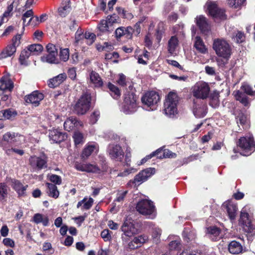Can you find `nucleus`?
<instances>
[{"mask_svg":"<svg viewBox=\"0 0 255 255\" xmlns=\"http://www.w3.org/2000/svg\"><path fill=\"white\" fill-rule=\"evenodd\" d=\"M178 103V98L176 93L172 92H169L164 103L163 112L164 114L168 117H173L177 114Z\"/></svg>","mask_w":255,"mask_h":255,"instance_id":"obj_1","label":"nucleus"},{"mask_svg":"<svg viewBox=\"0 0 255 255\" xmlns=\"http://www.w3.org/2000/svg\"><path fill=\"white\" fill-rule=\"evenodd\" d=\"M213 48L216 54L220 57L229 60L232 54V48L228 42L223 39H216L214 40Z\"/></svg>","mask_w":255,"mask_h":255,"instance_id":"obj_2","label":"nucleus"},{"mask_svg":"<svg viewBox=\"0 0 255 255\" xmlns=\"http://www.w3.org/2000/svg\"><path fill=\"white\" fill-rule=\"evenodd\" d=\"M237 145L241 148V154L244 156H249L255 150V143L253 135L249 133L245 136L241 137Z\"/></svg>","mask_w":255,"mask_h":255,"instance_id":"obj_3","label":"nucleus"},{"mask_svg":"<svg viewBox=\"0 0 255 255\" xmlns=\"http://www.w3.org/2000/svg\"><path fill=\"white\" fill-rule=\"evenodd\" d=\"M159 100V96L155 91H148L145 93L141 98L143 108L148 111L155 110Z\"/></svg>","mask_w":255,"mask_h":255,"instance_id":"obj_4","label":"nucleus"},{"mask_svg":"<svg viewBox=\"0 0 255 255\" xmlns=\"http://www.w3.org/2000/svg\"><path fill=\"white\" fill-rule=\"evenodd\" d=\"M136 209L140 214L153 219L156 217V211L153 202L147 199L139 200L136 206Z\"/></svg>","mask_w":255,"mask_h":255,"instance_id":"obj_5","label":"nucleus"},{"mask_svg":"<svg viewBox=\"0 0 255 255\" xmlns=\"http://www.w3.org/2000/svg\"><path fill=\"white\" fill-rule=\"evenodd\" d=\"M24 140V137L23 135L15 132H7L3 135L0 145L5 150L10 147V145H19Z\"/></svg>","mask_w":255,"mask_h":255,"instance_id":"obj_6","label":"nucleus"},{"mask_svg":"<svg viewBox=\"0 0 255 255\" xmlns=\"http://www.w3.org/2000/svg\"><path fill=\"white\" fill-rule=\"evenodd\" d=\"M136 97L133 93L126 94L121 111L126 115L132 114L137 110Z\"/></svg>","mask_w":255,"mask_h":255,"instance_id":"obj_7","label":"nucleus"},{"mask_svg":"<svg viewBox=\"0 0 255 255\" xmlns=\"http://www.w3.org/2000/svg\"><path fill=\"white\" fill-rule=\"evenodd\" d=\"M91 100V95L84 94L79 99L74 108L75 113L77 115H84L89 109Z\"/></svg>","mask_w":255,"mask_h":255,"instance_id":"obj_8","label":"nucleus"},{"mask_svg":"<svg viewBox=\"0 0 255 255\" xmlns=\"http://www.w3.org/2000/svg\"><path fill=\"white\" fill-rule=\"evenodd\" d=\"M140 21L136 22L134 26V28L131 26H128L127 27L121 26L117 28L115 31V35L117 39L121 38V37L124 36L127 39H131L134 31H135L136 34L138 35L140 32Z\"/></svg>","mask_w":255,"mask_h":255,"instance_id":"obj_9","label":"nucleus"},{"mask_svg":"<svg viewBox=\"0 0 255 255\" xmlns=\"http://www.w3.org/2000/svg\"><path fill=\"white\" fill-rule=\"evenodd\" d=\"M210 87L208 83L200 81L195 84L192 88L193 96L197 99H205L209 94Z\"/></svg>","mask_w":255,"mask_h":255,"instance_id":"obj_10","label":"nucleus"},{"mask_svg":"<svg viewBox=\"0 0 255 255\" xmlns=\"http://www.w3.org/2000/svg\"><path fill=\"white\" fill-rule=\"evenodd\" d=\"M239 224L245 232L255 234V226L252 223L249 214L244 209L241 212Z\"/></svg>","mask_w":255,"mask_h":255,"instance_id":"obj_11","label":"nucleus"},{"mask_svg":"<svg viewBox=\"0 0 255 255\" xmlns=\"http://www.w3.org/2000/svg\"><path fill=\"white\" fill-rule=\"evenodd\" d=\"M107 153L111 159L117 161H122L125 155L122 146L118 143L109 144L107 148Z\"/></svg>","mask_w":255,"mask_h":255,"instance_id":"obj_12","label":"nucleus"},{"mask_svg":"<svg viewBox=\"0 0 255 255\" xmlns=\"http://www.w3.org/2000/svg\"><path fill=\"white\" fill-rule=\"evenodd\" d=\"M241 89L243 92L238 91L235 95L236 99L245 106H248L249 104V102L247 96L245 93L250 96H255V91H253L252 87L247 84L242 85Z\"/></svg>","mask_w":255,"mask_h":255,"instance_id":"obj_13","label":"nucleus"},{"mask_svg":"<svg viewBox=\"0 0 255 255\" xmlns=\"http://www.w3.org/2000/svg\"><path fill=\"white\" fill-rule=\"evenodd\" d=\"M30 167L34 171H38L47 167L46 157L42 156H32L29 159Z\"/></svg>","mask_w":255,"mask_h":255,"instance_id":"obj_14","label":"nucleus"},{"mask_svg":"<svg viewBox=\"0 0 255 255\" xmlns=\"http://www.w3.org/2000/svg\"><path fill=\"white\" fill-rule=\"evenodd\" d=\"M222 208L227 212L231 221H234L235 219L238 211V206L236 203L231 200H228L222 204Z\"/></svg>","mask_w":255,"mask_h":255,"instance_id":"obj_15","label":"nucleus"},{"mask_svg":"<svg viewBox=\"0 0 255 255\" xmlns=\"http://www.w3.org/2000/svg\"><path fill=\"white\" fill-rule=\"evenodd\" d=\"M209 14L215 19L223 20L226 18L225 10L218 7L214 2H210L208 5Z\"/></svg>","mask_w":255,"mask_h":255,"instance_id":"obj_16","label":"nucleus"},{"mask_svg":"<svg viewBox=\"0 0 255 255\" xmlns=\"http://www.w3.org/2000/svg\"><path fill=\"white\" fill-rule=\"evenodd\" d=\"M121 230L127 237H131L139 232V230L131 222L126 220L122 226Z\"/></svg>","mask_w":255,"mask_h":255,"instance_id":"obj_17","label":"nucleus"},{"mask_svg":"<svg viewBox=\"0 0 255 255\" xmlns=\"http://www.w3.org/2000/svg\"><path fill=\"white\" fill-rule=\"evenodd\" d=\"M155 171L156 170L154 168L149 167L146 168L135 175V181H139L140 184L154 175L155 173Z\"/></svg>","mask_w":255,"mask_h":255,"instance_id":"obj_18","label":"nucleus"},{"mask_svg":"<svg viewBox=\"0 0 255 255\" xmlns=\"http://www.w3.org/2000/svg\"><path fill=\"white\" fill-rule=\"evenodd\" d=\"M0 95L10 93L13 88V83L7 76H3L0 80Z\"/></svg>","mask_w":255,"mask_h":255,"instance_id":"obj_19","label":"nucleus"},{"mask_svg":"<svg viewBox=\"0 0 255 255\" xmlns=\"http://www.w3.org/2000/svg\"><path fill=\"white\" fill-rule=\"evenodd\" d=\"M44 98V95L37 91H34L25 97V101L35 107L38 106L40 102Z\"/></svg>","mask_w":255,"mask_h":255,"instance_id":"obj_20","label":"nucleus"},{"mask_svg":"<svg viewBox=\"0 0 255 255\" xmlns=\"http://www.w3.org/2000/svg\"><path fill=\"white\" fill-rule=\"evenodd\" d=\"M49 137L52 142L59 143L65 140L67 135L65 133L54 129L49 131Z\"/></svg>","mask_w":255,"mask_h":255,"instance_id":"obj_21","label":"nucleus"},{"mask_svg":"<svg viewBox=\"0 0 255 255\" xmlns=\"http://www.w3.org/2000/svg\"><path fill=\"white\" fill-rule=\"evenodd\" d=\"M98 151V147L96 143H89L86 144L81 154V158L83 159H86L91 154L94 152H97Z\"/></svg>","mask_w":255,"mask_h":255,"instance_id":"obj_22","label":"nucleus"},{"mask_svg":"<svg viewBox=\"0 0 255 255\" xmlns=\"http://www.w3.org/2000/svg\"><path fill=\"white\" fill-rule=\"evenodd\" d=\"M12 187L16 192L19 196H25L26 195V189L28 187L27 185H23L20 181L17 180H12Z\"/></svg>","mask_w":255,"mask_h":255,"instance_id":"obj_23","label":"nucleus"},{"mask_svg":"<svg viewBox=\"0 0 255 255\" xmlns=\"http://www.w3.org/2000/svg\"><path fill=\"white\" fill-rule=\"evenodd\" d=\"M90 83L96 88H100L103 85V81L99 74L92 71L89 74Z\"/></svg>","mask_w":255,"mask_h":255,"instance_id":"obj_24","label":"nucleus"},{"mask_svg":"<svg viewBox=\"0 0 255 255\" xmlns=\"http://www.w3.org/2000/svg\"><path fill=\"white\" fill-rule=\"evenodd\" d=\"M66 78L67 75L65 73L60 74L48 81V86L50 88L56 87L64 82Z\"/></svg>","mask_w":255,"mask_h":255,"instance_id":"obj_25","label":"nucleus"},{"mask_svg":"<svg viewBox=\"0 0 255 255\" xmlns=\"http://www.w3.org/2000/svg\"><path fill=\"white\" fill-rule=\"evenodd\" d=\"M82 123L78 121L75 118L71 117L68 118L64 123V127L65 130L70 131L74 127L82 126Z\"/></svg>","mask_w":255,"mask_h":255,"instance_id":"obj_26","label":"nucleus"},{"mask_svg":"<svg viewBox=\"0 0 255 255\" xmlns=\"http://www.w3.org/2000/svg\"><path fill=\"white\" fill-rule=\"evenodd\" d=\"M207 109V106L204 104L195 105L193 108V114L197 118H201L206 115Z\"/></svg>","mask_w":255,"mask_h":255,"instance_id":"obj_27","label":"nucleus"},{"mask_svg":"<svg viewBox=\"0 0 255 255\" xmlns=\"http://www.w3.org/2000/svg\"><path fill=\"white\" fill-rule=\"evenodd\" d=\"M71 10L69 0H63L58 8V13L61 17H65Z\"/></svg>","mask_w":255,"mask_h":255,"instance_id":"obj_28","label":"nucleus"},{"mask_svg":"<svg viewBox=\"0 0 255 255\" xmlns=\"http://www.w3.org/2000/svg\"><path fill=\"white\" fill-rule=\"evenodd\" d=\"M194 46L199 52L204 54L208 53V49L200 36L195 37Z\"/></svg>","mask_w":255,"mask_h":255,"instance_id":"obj_29","label":"nucleus"},{"mask_svg":"<svg viewBox=\"0 0 255 255\" xmlns=\"http://www.w3.org/2000/svg\"><path fill=\"white\" fill-rule=\"evenodd\" d=\"M228 250L232 254H238L243 251V247L241 243L236 241H231L228 245Z\"/></svg>","mask_w":255,"mask_h":255,"instance_id":"obj_30","label":"nucleus"},{"mask_svg":"<svg viewBox=\"0 0 255 255\" xmlns=\"http://www.w3.org/2000/svg\"><path fill=\"white\" fill-rule=\"evenodd\" d=\"M178 46V40L176 36H172L168 42L167 50L170 55L176 54V49Z\"/></svg>","mask_w":255,"mask_h":255,"instance_id":"obj_31","label":"nucleus"},{"mask_svg":"<svg viewBox=\"0 0 255 255\" xmlns=\"http://www.w3.org/2000/svg\"><path fill=\"white\" fill-rule=\"evenodd\" d=\"M207 234L213 241H216L220 238V230L216 227H210L207 229Z\"/></svg>","mask_w":255,"mask_h":255,"instance_id":"obj_32","label":"nucleus"},{"mask_svg":"<svg viewBox=\"0 0 255 255\" xmlns=\"http://www.w3.org/2000/svg\"><path fill=\"white\" fill-rule=\"evenodd\" d=\"M33 221L36 224L42 223L44 226H47L49 224L48 217L39 213L34 214L33 217Z\"/></svg>","mask_w":255,"mask_h":255,"instance_id":"obj_33","label":"nucleus"},{"mask_svg":"<svg viewBox=\"0 0 255 255\" xmlns=\"http://www.w3.org/2000/svg\"><path fill=\"white\" fill-rule=\"evenodd\" d=\"M149 226L152 228L151 236L154 242L157 244L160 241L161 235V230L157 227H155L152 223H149Z\"/></svg>","mask_w":255,"mask_h":255,"instance_id":"obj_34","label":"nucleus"},{"mask_svg":"<svg viewBox=\"0 0 255 255\" xmlns=\"http://www.w3.org/2000/svg\"><path fill=\"white\" fill-rule=\"evenodd\" d=\"M16 50V49L14 48V46H12L10 44L8 45L0 53V59L11 57L15 53Z\"/></svg>","mask_w":255,"mask_h":255,"instance_id":"obj_35","label":"nucleus"},{"mask_svg":"<svg viewBox=\"0 0 255 255\" xmlns=\"http://www.w3.org/2000/svg\"><path fill=\"white\" fill-rule=\"evenodd\" d=\"M195 20L197 25L202 31L205 32L208 30V24L205 17L202 15L197 16Z\"/></svg>","mask_w":255,"mask_h":255,"instance_id":"obj_36","label":"nucleus"},{"mask_svg":"<svg viewBox=\"0 0 255 255\" xmlns=\"http://www.w3.org/2000/svg\"><path fill=\"white\" fill-rule=\"evenodd\" d=\"M47 187V193L49 196L54 198H57L59 195V192L58 190L56 185L52 183H47L46 184Z\"/></svg>","mask_w":255,"mask_h":255,"instance_id":"obj_37","label":"nucleus"},{"mask_svg":"<svg viewBox=\"0 0 255 255\" xmlns=\"http://www.w3.org/2000/svg\"><path fill=\"white\" fill-rule=\"evenodd\" d=\"M57 56V54L48 53L47 54L41 57V60L43 62H47L50 64H58L59 63V60Z\"/></svg>","mask_w":255,"mask_h":255,"instance_id":"obj_38","label":"nucleus"},{"mask_svg":"<svg viewBox=\"0 0 255 255\" xmlns=\"http://www.w3.org/2000/svg\"><path fill=\"white\" fill-rule=\"evenodd\" d=\"M183 237L184 240L188 242L191 241L196 237L195 231L189 228H186L183 232Z\"/></svg>","mask_w":255,"mask_h":255,"instance_id":"obj_39","label":"nucleus"},{"mask_svg":"<svg viewBox=\"0 0 255 255\" xmlns=\"http://www.w3.org/2000/svg\"><path fill=\"white\" fill-rule=\"evenodd\" d=\"M98 28L102 32H110L113 31L114 29V27H111V25H109L105 19L101 21L98 25Z\"/></svg>","mask_w":255,"mask_h":255,"instance_id":"obj_40","label":"nucleus"},{"mask_svg":"<svg viewBox=\"0 0 255 255\" xmlns=\"http://www.w3.org/2000/svg\"><path fill=\"white\" fill-rule=\"evenodd\" d=\"M108 87L110 91V95L113 98L118 99L120 97L121 92L117 86L111 83H109Z\"/></svg>","mask_w":255,"mask_h":255,"instance_id":"obj_41","label":"nucleus"},{"mask_svg":"<svg viewBox=\"0 0 255 255\" xmlns=\"http://www.w3.org/2000/svg\"><path fill=\"white\" fill-rule=\"evenodd\" d=\"M128 192V191L127 190H120L118 191L116 195V198L114 201V203L115 204V205L117 203H120L119 206L123 203Z\"/></svg>","mask_w":255,"mask_h":255,"instance_id":"obj_42","label":"nucleus"},{"mask_svg":"<svg viewBox=\"0 0 255 255\" xmlns=\"http://www.w3.org/2000/svg\"><path fill=\"white\" fill-rule=\"evenodd\" d=\"M160 150V152H159L156 156L159 158H175L176 156V154L175 153L172 152L168 149H165L164 150H162V149H159Z\"/></svg>","mask_w":255,"mask_h":255,"instance_id":"obj_43","label":"nucleus"},{"mask_svg":"<svg viewBox=\"0 0 255 255\" xmlns=\"http://www.w3.org/2000/svg\"><path fill=\"white\" fill-rule=\"evenodd\" d=\"M148 240V237L145 235H140L137 237H134L133 240L128 244L129 247L131 249H134L135 247H131V245L132 243H135L136 245H141L144 243Z\"/></svg>","mask_w":255,"mask_h":255,"instance_id":"obj_44","label":"nucleus"},{"mask_svg":"<svg viewBox=\"0 0 255 255\" xmlns=\"http://www.w3.org/2000/svg\"><path fill=\"white\" fill-rule=\"evenodd\" d=\"M247 116L244 113L240 112L236 117L237 124L243 126V128L248 127Z\"/></svg>","mask_w":255,"mask_h":255,"instance_id":"obj_45","label":"nucleus"},{"mask_svg":"<svg viewBox=\"0 0 255 255\" xmlns=\"http://www.w3.org/2000/svg\"><path fill=\"white\" fill-rule=\"evenodd\" d=\"M27 48L32 55H38L43 50V47L40 44H32L29 46Z\"/></svg>","mask_w":255,"mask_h":255,"instance_id":"obj_46","label":"nucleus"},{"mask_svg":"<svg viewBox=\"0 0 255 255\" xmlns=\"http://www.w3.org/2000/svg\"><path fill=\"white\" fill-rule=\"evenodd\" d=\"M100 170V168L97 165L90 163H86L85 172L87 173H99Z\"/></svg>","mask_w":255,"mask_h":255,"instance_id":"obj_47","label":"nucleus"},{"mask_svg":"<svg viewBox=\"0 0 255 255\" xmlns=\"http://www.w3.org/2000/svg\"><path fill=\"white\" fill-rule=\"evenodd\" d=\"M32 55L29 51V49H24L21 51V53L19 57V61L21 64L26 65L27 64L26 60Z\"/></svg>","mask_w":255,"mask_h":255,"instance_id":"obj_48","label":"nucleus"},{"mask_svg":"<svg viewBox=\"0 0 255 255\" xmlns=\"http://www.w3.org/2000/svg\"><path fill=\"white\" fill-rule=\"evenodd\" d=\"M0 114H2L4 118L7 120L11 119V118H14L17 115L16 112L15 110L11 109H8L2 111L0 112Z\"/></svg>","mask_w":255,"mask_h":255,"instance_id":"obj_49","label":"nucleus"},{"mask_svg":"<svg viewBox=\"0 0 255 255\" xmlns=\"http://www.w3.org/2000/svg\"><path fill=\"white\" fill-rule=\"evenodd\" d=\"M8 187L5 183H0V201H3L7 195Z\"/></svg>","mask_w":255,"mask_h":255,"instance_id":"obj_50","label":"nucleus"},{"mask_svg":"<svg viewBox=\"0 0 255 255\" xmlns=\"http://www.w3.org/2000/svg\"><path fill=\"white\" fill-rule=\"evenodd\" d=\"M73 138L76 145L82 143L84 142V136L83 134L79 131H75Z\"/></svg>","mask_w":255,"mask_h":255,"instance_id":"obj_51","label":"nucleus"},{"mask_svg":"<svg viewBox=\"0 0 255 255\" xmlns=\"http://www.w3.org/2000/svg\"><path fill=\"white\" fill-rule=\"evenodd\" d=\"M246 0H228V3L233 8H240Z\"/></svg>","mask_w":255,"mask_h":255,"instance_id":"obj_52","label":"nucleus"},{"mask_svg":"<svg viewBox=\"0 0 255 255\" xmlns=\"http://www.w3.org/2000/svg\"><path fill=\"white\" fill-rule=\"evenodd\" d=\"M83 37H84V40H86V42L88 45H91L96 38L95 34L90 32H86Z\"/></svg>","mask_w":255,"mask_h":255,"instance_id":"obj_53","label":"nucleus"},{"mask_svg":"<svg viewBox=\"0 0 255 255\" xmlns=\"http://www.w3.org/2000/svg\"><path fill=\"white\" fill-rule=\"evenodd\" d=\"M210 105L212 107L216 108L219 105V94L215 93L210 96Z\"/></svg>","mask_w":255,"mask_h":255,"instance_id":"obj_54","label":"nucleus"},{"mask_svg":"<svg viewBox=\"0 0 255 255\" xmlns=\"http://www.w3.org/2000/svg\"><path fill=\"white\" fill-rule=\"evenodd\" d=\"M59 56L60 59L64 62L67 61L69 58V50L68 48L61 49Z\"/></svg>","mask_w":255,"mask_h":255,"instance_id":"obj_55","label":"nucleus"},{"mask_svg":"<svg viewBox=\"0 0 255 255\" xmlns=\"http://www.w3.org/2000/svg\"><path fill=\"white\" fill-rule=\"evenodd\" d=\"M49 180L55 185H60L62 183L61 177L55 174H49L48 176Z\"/></svg>","mask_w":255,"mask_h":255,"instance_id":"obj_56","label":"nucleus"},{"mask_svg":"<svg viewBox=\"0 0 255 255\" xmlns=\"http://www.w3.org/2000/svg\"><path fill=\"white\" fill-rule=\"evenodd\" d=\"M100 112L98 110L94 111L90 115L89 121L90 124H95L100 118Z\"/></svg>","mask_w":255,"mask_h":255,"instance_id":"obj_57","label":"nucleus"},{"mask_svg":"<svg viewBox=\"0 0 255 255\" xmlns=\"http://www.w3.org/2000/svg\"><path fill=\"white\" fill-rule=\"evenodd\" d=\"M180 239L177 237H176L174 240L170 242L169 244L170 250H173L178 249L180 247Z\"/></svg>","mask_w":255,"mask_h":255,"instance_id":"obj_58","label":"nucleus"},{"mask_svg":"<svg viewBox=\"0 0 255 255\" xmlns=\"http://www.w3.org/2000/svg\"><path fill=\"white\" fill-rule=\"evenodd\" d=\"M136 171V170L133 168L130 167L124 170L123 172H120L117 174L118 177H126L131 173H134Z\"/></svg>","mask_w":255,"mask_h":255,"instance_id":"obj_59","label":"nucleus"},{"mask_svg":"<svg viewBox=\"0 0 255 255\" xmlns=\"http://www.w3.org/2000/svg\"><path fill=\"white\" fill-rule=\"evenodd\" d=\"M234 39L237 43H241L245 40V36L243 32L239 31L234 37Z\"/></svg>","mask_w":255,"mask_h":255,"instance_id":"obj_60","label":"nucleus"},{"mask_svg":"<svg viewBox=\"0 0 255 255\" xmlns=\"http://www.w3.org/2000/svg\"><path fill=\"white\" fill-rule=\"evenodd\" d=\"M5 152L7 155H11L12 152H15L20 155H22L24 154V151L23 150L12 147H9L7 149H5Z\"/></svg>","mask_w":255,"mask_h":255,"instance_id":"obj_61","label":"nucleus"},{"mask_svg":"<svg viewBox=\"0 0 255 255\" xmlns=\"http://www.w3.org/2000/svg\"><path fill=\"white\" fill-rule=\"evenodd\" d=\"M42 250L44 252H47L48 254L51 255L54 253V250L52 248L51 243L45 242L42 246Z\"/></svg>","mask_w":255,"mask_h":255,"instance_id":"obj_62","label":"nucleus"},{"mask_svg":"<svg viewBox=\"0 0 255 255\" xmlns=\"http://www.w3.org/2000/svg\"><path fill=\"white\" fill-rule=\"evenodd\" d=\"M93 202L94 200L93 198L90 197L88 199H87L82 207V210H88L90 209L92 206Z\"/></svg>","mask_w":255,"mask_h":255,"instance_id":"obj_63","label":"nucleus"},{"mask_svg":"<svg viewBox=\"0 0 255 255\" xmlns=\"http://www.w3.org/2000/svg\"><path fill=\"white\" fill-rule=\"evenodd\" d=\"M21 38V35L18 34L16 35L12 39V44H10L12 46H14V48L16 49V47H18L20 43V39Z\"/></svg>","mask_w":255,"mask_h":255,"instance_id":"obj_64","label":"nucleus"}]
</instances>
